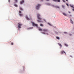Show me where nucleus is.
<instances>
[{
  "mask_svg": "<svg viewBox=\"0 0 74 74\" xmlns=\"http://www.w3.org/2000/svg\"><path fill=\"white\" fill-rule=\"evenodd\" d=\"M14 1L15 3L18 2V0H14Z\"/></svg>",
  "mask_w": 74,
  "mask_h": 74,
  "instance_id": "20",
  "label": "nucleus"
},
{
  "mask_svg": "<svg viewBox=\"0 0 74 74\" xmlns=\"http://www.w3.org/2000/svg\"><path fill=\"white\" fill-rule=\"evenodd\" d=\"M69 14H70V12H69Z\"/></svg>",
  "mask_w": 74,
  "mask_h": 74,
  "instance_id": "35",
  "label": "nucleus"
},
{
  "mask_svg": "<svg viewBox=\"0 0 74 74\" xmlns=\"http://www.w3.org/2000/svg\"><path fill=\"white\" fill-rule=\"evenodd\" d=\"M56 38H57V39H58V40H60V38L58 36H56Z\"/></svg>",
  "mask_w": 74,
  "mask_h": 74,
  "instance_id": "14",
  "label": "nucleus"
},
{
  "mask_svg": "<svg viewBox=\"0 0 74 74\" xmlns=\"http://www.w3.org/2000/svg\"><path fill=\"white\" fill-rule=\"evenodd\" d=\"M70 7H72V8H73L74 9H73L72 10L73 11H74V5H70Z\"/></svg>",
  "mask_w": 74,
  "mask_h": 74,
  "instance_id": "6",
  "label": "nucleus"
},
{
  "mask_svg": "<svg viewBox=\"0 0 74 74\" xmlns=\"http://www.w3.org/2000/svg\"><path fill=\"white\" fill-rule=\"evenodd\" d=\"M48 25H49L50 26H52V25H51V24L49 23H48Z\"/></svg>",
  "mask_w": 74,
  "mask_h": 74,
  "instance_id": "24",
  "label": "nucleus"
},
{
  "mask_svg": "<svg viewBox=\"0 0 74 74\" xmlns=\"http://www.w3.org/2000/svg\"><path fill=\"white\" fill-rule=\"evenodd\" d=\"M53 1H56V0H53Z\"/></svg>",
  "mask_w": 74,
  "mask_h": 74,
  "instance_id": "34",
  "label": "nucleus"
},
{
  "mask_svg": "<svg viewBox=\"0 0 74 74\" xmlns=\"http://www.w3.org/2000/svg\"><path fill=\"white\" fill-rule=\"evenodd\" d=\"M64 53L65 54V55H66V52H64V51H61V53L62 54L63 53Z\"/></svg>",
  "mask_w": 74,
  "mask_h": 74,
  "instance_id": "8",
  "label": "nucleus"
},
{
  "mask_svg": "<svg viewBox=\"0 0 74 74\" xmlns=\"http://www.w3.org/2000/svg\"><path fill=\"white\" fill-rule=\"evenodd\" d=\"M66 1H68V0H66Z\"/></svg>",
  "mask_w": 74,
  "mask_h": 74,
  "instance_id": "37",
  "label": "nucleus"
},
{
  "mask_svg": "<svg viewBox=\"0 0 74 74\" xmlns=\"http://www.w3.org/2000/svg\"><path fill=\"white\" fill-rule=\"evenodd\" d=\"M64 46H66V47H68V45H67L66 44H64Z\"/></svg>",
  "mask_w": 74,
  "mask_h": 74,
  "instance_id": "22",
  "label": "nucleus"
},
{
  "mask_svg": "<svg viewBox=\"0 0 74 74\" xmlns=\"http://www.w3.org/2000/svg\"><path fill=\"white\" fill-rule=\"evenodd\" d=\"M62 7L63 8H64V5H62Z\"/></svg>",
  "mask_w": 74,
  "mask_h": 74,
  "instance_id": "21",
  "label": "nucleus"
},
{
  "mask_svg": "<svg viewBox=\"0 0 74 74\" xmlns=\"http://www.w3.org/2000/svg\"><path fill=\"white\" fill-rule=\"evenodd\" d=\"M14 6H15V7H18V5L16 4H14Z\"/></svg>",
  "mask_w": 74,
  "mask_h": 74,
  "instance_id": "13",
  "label": "nucleus"
},
{
  "mask_svg": "<svg viewBox=\"0 0 74 74\" xmlns=\"http://www.w3.org/2000/svg\"><path fill=\"white\" fill-rule=\"evenodd\" d=\"M25 18L27 19V20H29V18H28V17H27V16H26Z\"/></svg>",
  "mask_w": 74,
  "mask_h": 74,
  "instance_id": "11",
  "label": "nucleus"
},
{
  "mask_svg": "<svg viewBox=\"0 0 74 74\" xmlns=\"http://www.w3.org/2000/svg\"><path fill=\"white\" fill-rule=\"evenodd\" d=\"M47 34V35H48V34Z\"/></svg>",
  "mask_w": 74,
  "mask_h": 74,
  "instance_id": "39",
  "label": "nucleus"
},
{
  "mask_svg": "<svg viewBox=\"0 0 74 74\" xmlns=\"http://www.w3.org/2000/svg\"><path fill=\"white\" fill-rule=\"evenodd\" d=\"M41 6V4H37L36 7V10H39L40 8V7Z\"/></svg>",
  "mask_w": 74,
  "mask_h": 74,
  "instance_id": "1",
  "label": "nucleus"
},
{
  "mask_svg": "<svg viewBox=\"0 0 74 74\" xmlns=\"http://www.w3.org/2000/svg\"><path fill=\"white\" fill-rule=\"evenodd\" d=\"M43 32H47L48 31V29H43L42 30Z\"/></svg>",
  "mask_w": 74,
  "mask_h": 74,
  "instance_id": "7",
  "label": "nucleus"
},
{
  "mask_svg": "<svg viewBox=\"0 0 74 74\" xmlns=\"http://www.w3.org/2000/svg\"><path fill=\"white\" fill-rule=\"evenodd\" d=\"M18 27L19 29H21V26H22V24L20 23H18Z\"/></svg>",
  "mask_w": 74,
  "mask_h": 74,
  "instance_id": "2",
  "label": "nucleus"
},
{
  "mask_svg": "<svg viewBox=\"0 0 74 74\" xmlns=\"http://www.w3.org/2000/svg\"><path fill=\"white\" fill-rule=\"evenodd\" d=\"M58 45H59V46L61 48H62V45H61V44H60V43H58Z\"/></svg>",
  "mask_w": 74,
  "mask_h": 74,
  "instance_id": "15",
  "label": "nucleus"
},
{
  "mask_svg": "<svg viewBox=\"0 0 74 74\" xmlns=\"http://www.w3.org/2000/svg\"><path fill=\"white\" fill-rule=\"evenodd\" d=\"M11 45H14V43H13V42H11Z\"/></svg>",
  "mask_w": 74,
  "mask_h": 74,
  "instance_id": "28",
  "label": "nucleus"
},
{
  "mask_svg": "<svg viewBox=\"0 0 74 74\" xmlns=\"http://www.w3.org/2000/svg\"><path fill=\"white\" fill-rule=\"evenodd\" d=\"M40 26H41L42 27H43V26H44V25H43V24H40Z\"/></svg>",
  "mask_w": 74,
  "mask_h": 74,
  "instance_id": "16",
  "label": "nucleus"
},
{
  "mask_svg": "<svg viewBox=\"0 0 74 74\" xmlns=\"http://www.w3.org/2000/svg\"><path fill=\"white\" fill-rule=\"evenodd\" d=\"M32 25L33 26H36L37 27L38 25L37 24L34 23L32 22Z\"/></svg>",
  "mask_w": 74,
  "mask_h": 74,
  "instance_id": "3",
  "label": "nucleus"
},
{
  "mask_svg": "<svg viewBox=\"0 0 74 74\" xmlns=\"http://www.w3.org/2000/svg\"><path fill=\"white\" fill-rule=\"evenodd\" d=\"M70 16H71V15H70Z\"/></svg>",
  "mask_w": 74,
  "mask_h": 74,
  "instance_id": "36",
  "label": "nucleus"
},
{
  "mask_svg": "<svg viewBox=\"0 0 74 74\" xmlns=\"http://www.w3.org/2000/svg\"><path fill=\"white\" fill-rule=\"evenodd\" d=\"M70 57H71V58H72V56H70Z\"/></svg>",
  "mask_w": 74,
  "mask_h": 74,
  "instance_id": "38",
  "label": "nucleus"
},
{
  "mask_svg": "<svg viewBox=\"0 0 74 74\" xmlns=\"http://www.w3.org/2000/svg\"><path fill=\"white\" fill-rule=\"evenodd\" d=\"M52 7H55V6L53 5H51Z\"/></svg>",
  "mask_w": 74,
  "mask_h": 74,
  "instance_id": "26",
  "label": "nucleus"
},
{
  "mask_svg": "<svg viewBox=\"0 0 74 74\" xmlns=\"http://www.w3.org/2000/svg\"><path fill=\"white\" fill-rule=\"evenodd\" d=\"M42 34H45V32H42Z\"/></svg>",
  "mask_w": 74,
  "mask_h": 74,
  "instance_id": "30",
  "label": "nucleus"
},
{
  "mask_svg": "<svg viewBox=\"0 0 74 74\" xmlns=\"http://www.w3.org/2000/svg\"><path fill=\"white\" fill-rule=\"evenodd\" d=\"M70 22L71 23H72V24H73V23H74L73 21H72V20H71V19Z\"/></svg>",
  "mask_w": 74,
  "mask_h": 74,
  "instance_id": "9",
  "label": "nucleus"
},
{
  "mask_svg": "<svg viewBox=\"0 0 74 74\" xmlns=\"http://www.w3.org/2000/svg\"><path fill=\"white\" fill-rule=\"evenodd\" d=\"M19 13H20V14H21V11H19Z\"/></svg>",
  "mask_w": 74,
  "mask_h": 74,
  "instance_id": "29",
  "label": "nucleus"
},
{
  "mask_svg": "<svg viewBox=\"0 0 74 74\" xmlns=\"http://www.w3.org/2000/svg\"><path fill=\"white\" fill-rule=\"evenodd\" d=\"M56 8H60L58 6H56Z\"/></svg>",
  "mask_w": 74,
  "mask_h": 74,
  "instance_id": "23",
  "label": "nucleus"
},
{
  "mask_svg": "<svg viewBox=\"0 0 74 74\" xmlns=\"http://www.w3.org/2000/svg\"><path fill=\"white\" fill-rule=\"evenodd\" d=\"M45 0L47 1H49V0Z\"/></svg>",
  "mask_w": 74,
  "mask_h": 74,
  "instance_id": "31",
  "label": "nucleus"
},
{
  "mask_svg": "<svg viewBox=\"0 0 74 74\" xmlns=\"http://www.w3.org/2000/svg\"><path fill=\"white\" fill-rule=\"evenodd\" d=\"M63 14L64 15V16H67V14H66L64 13H63Z\"/></svg>",
  "mask_w": 74,
  "mask_h": 74,
  "instance_id": "10",
  "label": "nucleus"
},
{
  "mask_svg": "<svg viewBox=\"0 0 74 74\" xmlns=\"http://www.w3.org/2000/svg\"><path fill=\"white\" fill-rule=\"evenodd\" d=\"M20 16H22L23 15V14H19Z\"/></svg>",
  "mask_w": 74,
  "mask_h": 74,
  "instance_id": "25",
  "label": "nucleus"
},
{
  "mask_svg": "<svg viewBox=\"0 0 74 74\" xmlns=\"http://www.w3.org/2000/svg\"><path fill=\"white\" fill-rule=\"evenodd\" d=\"M70 36H71V34H70Z\"/></svg>",
  "mask_w": 74,
  "mask_h": 74,
  "instance_id": "40",
  "label": "nucleus"
},
{
  "mask_svg": "<svg viewBox=\"0 0 74 74\" xmlns=\"http://www.w3.org/2000/svg\"><path fill=\"white\" fill-rule=\"evenodd\" d=\"M38 30H39V31H42V29L41 28H39L38 29Z\"/></svg>",
  "mask_w": 74,
  "mask_h": 74,
  "instance_id": "12",
  "label": "nucleus"
},
{
  "mask_svg": "<svg viewBox=\"0 0 74 74\" xmlns=\"http://www.w3.org/2000/svg\"><path fill=\"white\" fill-rule=\"evenodd\" d=\"M19 9L21 10V11H22L23 10V9L21 7H20L19 8Z\"/></svg>",
  "mask_w": 74,
  "mask_h": 74,
  "instance_id": "17",
  "label": "nucleus"
},
{
  "mask_svg": "<svg viewBox=\"0 0 74 74\" xmlns=\"http://www.w3.org/2000/svg\"><path fill=\"white\" fill-rule=\"evenodd\" d=\"M40 15L38 14H37V17L38 19H42L40 17Z\"/></svg>",
  "mask_w": 74,
  "mask_h": 74,
  "instance_id": "4",
  "label": "nucleus"
},
{
  "mask_svg": "<svg viewBox=\"0 0 74 74\" xmlns=\"http://www.w3.org/2000/svg\"><path fill=\"white\" fill-rule=\"evenodd\" d=\"M64 33L65 34H67V33L66 32H64Z\"/></svg>",
  "mask_w": 74,
  "mask_h": 74,
  "instance_id": "27",
  "label": "nucleus"
},
{
  "mask_svg": "<svg viewBox=\"0 0 74 74\" xmlns=\"http://www.w3.org/2000/svg\"><path fill=\"white\" fill-rule=\"evenodd\" d=\"M66 5L68 6V7H69V4H67Z\"/></svg>",
  "mask_w": 74,
  "mask_h": 74,
  "instance_id": "33",
  "label": "nucleus"
},
{
  "mask_svg": "<svg viewBox=\"0 0 74 74\" xmlns=\"http://www.w3.org/2000/svg\"><path fill=\"white\" fill-rule=\"evenodd\" d=\"M63 2H64V3H65V1H64V0H63Z\"/></svg>",
  "mask_w": 74,
  "mask_h": 74,
  "instance_id": "32",
  "label": "nucleus"
},
{
  "mask_svg": "<svg viewBox=\"0 0 74 74\" xmlns=\"http://www.w3.org/2000/svg\"><path fill=\"white\" fill-rule=\"evenodd\" d=\"M37 22H41V21L40 20H38L37 21Z\"/></svg>",
  "mask_w": 74,
  "mask_h": 74,
  "instance_id": "19",
  "label": "nucleus"
},
{
  "mask_svg": "<svg viewBox=\"0 0 74 74\" xmlns=\"http://www.w3.org/2000/svg\"><path fill=\"white\" fill-rule=\"evenodd\" d=\"M56 1L58 2H60V0H56Z\"/></svg>",
  "mask_w": 74,
  "mask_h": 74,
  "instance_id": "18",
  "label": "nucleus"
},
{
  "mask_svg": "<svg viewBox=\"0 0 74 74\" xmlns=\"http://www.w3.org/2000/svg\"><path fill=\"white\" fill-rule=\"evenodd\" d=\"M24 3V0H22L20 2V4H22L23 3Z\"/></svg>",
  "mask_w": 74,
  "mask_h": 74,
  "instance_id": "5",
  "label": "nucleus"
}]
</instances>
